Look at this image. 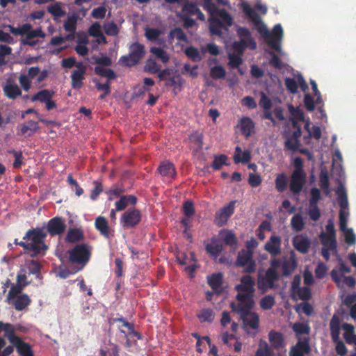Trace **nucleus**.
I'll use <instances>...</instances> for the list:
<instances>
[{
    "label": "nucleus",
    "mask_w": 356,
    "mask_h": 356,
    "mask_svg": "<svg viewBox=\"0 0 356 356\" xmlns=\"http://www.w3.org/2000/svg\"><path fill=\"white\" fill-rule=\"evenodd\" d=\"M160 175L168 178H172L176 175V170L174 165L169 161L161 162L158 168Z\"/></svg>",
    "instance_id": "24"
},
{
    "label": "nucleus",
    "mask_w": 356,
    "mask_h": 356,
    "mask_svg": "<svg viewBox=\"0 0 356 356\" xmlns=\"http://www.w3.org/2000/svg\"><path fill=\"white\" fill-rule=\"evenodd\" d=\"M161 65L158 64L153 59H147L145 65V70L150 74H157L161 69Z\"/></svg>",
    "instance_id": "51"
},
{
    "label": "nucleus",
    "mask_w": 356,
    "mask_h": 356,
    "mask_svg": "<svg viewBox=\"0 0 356 356\" xmlns=\"http://www.w3.org/2000/svg\"><path fill=\"white\" fill-rule=\"evenodd\" d=\"M55 92L48 89H43L40 90L31 97L32 102H40L41 103H45L49 99H52Z\"/></svg>",
    "instance_id": "32"
},
{
    "label": "nucleus",
    "mask_w": 356,
    "mask_h": 356,
    "mask_svg": "<svg viewBox=\"0 0 356 356\" xmlns=\"http://www.w3.org/2000/svg\"><path fill=\"white\" fill-rule=\"evenodd\" d=\"M183 213L188 218L191 217L195 213L194 203L192 200L185 201L182 207Z\"/></svg>",
    "instance_id": "59"
},
{
    "label": "nucleus",
    "mask_w": 356,
    "mask_h": 356,
    "mask_svg": "<svg viewBox=\"0 0 356 356\" xmlns=\"http://www.w3.org/2000/svg\"><path fill=\"white\" fill-rule=\"evenodd\" d=\"M150 52L158 58H160L163 63L169 61L170 57L166 51L159 47H151Z\"/></svg>",
    "instance_id": "56"
},
{
    "label": "nucleus",
    "mask_w": 356,
    "mask_h": 356,
    "mask_svg": "<svg viewBox=\"0 0 356 356\" xmlns=\"http://www.w3.org/2000/svg\"><path fill=\"white\" fill-rule=\"evenodd\" d=\"M44 229V226L29 229L23 237L26 242L20 241L19 243L31 257L44 255L47 250V245L44 242L47 236Z\"/></svg>",
    "instance_id": "2"
},
{
    "label": "nucleus",
    "mask_w": 356,
    "mask_h": 356,
    "mask_svg": "<svg viewBox=\"0 0 356 356\" xmlns=\"http://www.w3.org/2000/svg\"><path fill=\"white\" fill-rule=\"evenodd\" d=\"M66 229L65 221L60 217H54L47 223V231L51 236L62 234Z\"/></svg>",
    "instance_id": "14"
},
{
    "label": "nucleus",
    "mask_w": 356,
    "mask_h": 356,
    "mask_svg": "<svg viewBox=\"0 0 356 356\" xmlns=\"http://www.w3.org/2000/svg\"><path fill=\"white\" fill-rule=\"evenodd\" d=\"M8 152L12 154L15 157V161L13 163V166L14 168H19L23 164V154L22 151H16L15 149L9 150Z\"/></svg>",
    "instance_id": "58"
},
{
    "label": "nucleus",
    "mask_w": 356,
    "mask_h": 356,
    "mask_svg": "<svg viewBox=\"0 0 356 356\" xmlns=\"http://www.w3.org/2000/svg\"><path fill=\"white\" fill-rule=\"evenodd\" d=\"M210 31L212 35L222 36L223 34L222 29H225L223 24L219 19H215L211 22Z\"/></svg>",
    "instance_id": "47"
},
{
    "label": "nucleus",
    "mask_w": 356,
    "mask_h": 356,
    "mask_svg": "<svg viewBox=\"0 0 356 356\" xmlns=\"http://www.w3.org/2000/svg\"><path fill=\"white\" fill-rule=\"evenodd\" d=\"M169 42L172 43L174 39L178 42H187L188 38L184 31L179 27H176L171 30L168 35Z\"/></svg>",
    "instance_id": "28"
},
{
    "label": "nucleus",
    "mask_w": 356,
    "mask_h": 356,
    "mask_svg": "<svg viewBox=\"0 0 356 356\" xmlns=\"http://www.w3.org/2000/svg\"><path fill=\"white\" fill-rule=\"evenodd\" d=\"M3 331L4 332V337L10 341L14 337L12 324L0 321V333Z\"/></svg>",
    "instance_id": "55"
},
{
    "label": "nucleus",
    "mask_w": 356,
    "mask_h": 356,
    "mask_svg": "<svg viewBox=\"0 0 356 356\" xmlns=\"http://www.w3.org/2000/svg\"><path fill=\"white\" fill-rule=\"evenodd\" d=\"M83 238V231L77 228L70 229L66 236V241L70 243H76Z\"/></svg>",
    "instance_id": "36"
},
{
    "label": "nucleus",
    "mask_w": 356,
    "mask_h": 356,
    "mask_svg": "<svg viewBox=\"0 0 356 356\" xmlns=\"http://www.w3.org/2000/svg\"><path fill=\"white\" fill-rule=\"evenodd\" d=\"M287 183L288 179L286 174H278L275 180V188L279 193H282L286 189Z\"/></svg>",
    "instance_id": "40"
},
{
    "label": "nucleus",
    "mask_w": 356,
    "mask_h": 356,
    "mask_svg": "<svg viewBox=\"0 0 356 356\" xmlns=\"http://www.w3.org/2000/svg\"><path fill=\"white\" fill-rule=\"evenodd\" d=\"M251 160V154L248 151L242 152L239 146L235 148V153L234 155V161L235 163H247Z\"/></svg>",
    "instance_id": "30"
},
{
    "label": "nucleus",
    "mask_w": 356,
    "mask_h": 356,
    "mask_svg": "<svg viewBox=\"0 0 356 356\" xmlns=\"http://www.w3.org/2000/svg\"><path fill=\"white\" fill-rule=\"evenodd\" d=\"M309 338L299 339L296 345L291 346L289 356H305L311 352Z\"/></svg>",
    "instance_id": "13"
},
{
    "label": "nucleus",
    "mask_w": 356,
    "mask_h": 356,
    "mask_svg": "<svg viewBox=\"0 0 356 356\" xmlns=\"http://www.w3.org/2000/svg\"><path fill=\"white\" fill-rule=\"evenodd\" d=\"M268 339L271 346L276 350L280 349L285 346L284 339L282 333L271 330L268 333Z\"/></svg>",
    "instance_id": "23"
},
{
    "label": "nucleus",
    "mask_w": 356,
    "mask_h": 356,
    "mask_svg": "<svg viewBox=\"0 0 356 356\" xmlns=\"http://www.w3.org/2000/svg\"><path fill=\"white\" fill-rule=\"evenodd\" d=\"M249 47L250 44L247 40L245 38H241L240 41H235L232 44V49L234 52H236L237 55H240L241 56H243L244 52L246 48Z\"/></svg>",
    "instance_id": "38"
},
{
    "label": "nucleus",
    "mask_w": 356,
    "mask_h": 356,
    "mask_svg": "<svg viewBox=\"0 0 356 356\" xmlns=\"http://www.w3.org/2000/svg\"><path fill=\"white\" fill-rule=\"evenodd\" d=\"M185 54L194 62H200L202 59L199 50L193 46L186 47Z\"/></svg>",
    "instance_id": "49"
},
{
    "label": "nucleus",
    "mask_w": 356,
    "mask_h": 356,
    "mask_svg": "<svg viewBox=\"0 0 356 356\" xmlns=\"http://www.w3.org/2000/svg\"><path fill=\"white\" fill-rule=\"evenodd\" d=\"M243 11L247 17L251 20L257 31L266 39L268 45L277 52L281 51L280 41L283 35V29L281 24H276L270 33L266 26L262 22L260 15L251 8L248 4L245 3L243 6Z\"/></svg>",
    "instance_id": "1"
},
{
    "label": "nucleus",
    "mask_w": 356,
    "mask_h": 356,
    "mask_svg": "<svg viewBox=\"0 0 356 356\" xmlns=\"http://www.w3.org/2000/svg\"><path fill=\"white\" fill-rule=\"evenodd\" d=\"M293 245L298 252L306 254L309 251L311 242L306 235L299 234L293 238Z\"/></svg>",
    "instance_id": "19"
},
{
    "label": "nucleus",
    "mask_w": 356,
    "mask_h": 356,
    "mask_svg": "<svg viewBox=\"0 0 356 356\" xmlns=\"http://www.w3.org/2000/svg\"><path fill=\"white\" fill-rule=\"evenodd\" d=\"M141 221V213L138 209L131 207L121 216L120 224L124 229H131L137 226Z\"/></svg>",
    "instance_id": "10"
},
{
    "label": "nucleus",
    "mask_w": 356,
    "mask_h": 356,
    "mask_svg": "<svg viewBox=\"0 0 356 356\" xmlns=\"http://www.w3.org/2000/svg\"><path fill=\"white\" fill-rule=\"evenodd\" d=\"M138 199L134 195H122L120 200L115 203V209L118 211L124 210L129 204L135 205L137 203Z\"/></svg>",
    "instance_id": "22"
},
{
    "label": "nucleus",
    "mask_w": 356,
    "mask_h": 356,
    "mask_svg": "<svg viewBox=\"0 0 356 356\" xmlns=\"http://www.w3.org/2000/svg\"><path fill=\"white\" fill-rule=\"evenodd\" d=\"M240 282L241 283L235 286V289L238 291L236 296V299L238 301L237 304L245 303L247 307H250L254 302L255 281L252 276L247 275L241 277Z\"/></svg>",
    "instance_id": "3"
},
{
    "label": "nucleus",
    "mask_w": 356,
    "mask_h": 356,
    "mask_svg": "<svg viewBox=\"0 0 356 356\" xmlns=\"http://www.w3.org/2000/svg\"><path fill=\"white\" fill-rule=\"evenodd\" d=\"M254 306V302H252L250 307H247L248 306L245 303L241 305L232 302L230 304L232 311L240 315L245 325L249 326L253 330H257L259 325V316L256 312H251Z\"/></svg>",
    "instance_id": "6"
},
{
    "label": "nucleus",
    "mask_w": 356,
    "mask_h": 356,
    "mask_svg": "<svg viewBox=\"0 0 356 356\" xmlns=\"http://www.w3.org/2000/svg\"><path fill=\"white\" fill-rule=\"evenodd\" d=\"M325 229L327 233H321L322 236H325L327 238H331L332 239V248H334L335 244L336 231L334 229V223L331 220H330L327 224L326 225Z\"/></svg>",
    "instance_id": "52"
},
{
    "label": "nucleus",
    "mask_w": 356,
    "mask_h": 356,
    "mask_svg": "<svg viewBox=\"0 0 356 356\" xmlns=\"http://www.w3.org/2000/svg\"><path fill=\"white\" fill-rule=\"evenodd\" d=\"M95 227L105 238H110L113 236V230L109 227L108 220L104 216L95 218Z\"/></svg>",
    "instance_id": "18"
},
{
    "label": "nucleus",
    "mask_w": 356,
    "mask_h": 356,
    "mask_svg": "<svg viewBox=\"0 0 356 356\" xmlns=\"http://www.w3.org/2000/svg\"><path fill=\"white\" fill-rule=\"evenodd\" d=\"M77 70L73 71L71 75V84L74 89H80L83 86V81L85 79L86 67L83 63H78Z\"/></svg>",
    "instance_id": "15"
},
{
    "label": "nucleus",
    "mask_w": 356,
    "mask_h": 356,
    "mask_svg": "<svg viewBox=\"0 0 356 356\" xmlns=\"http://www.w3.org/2000/svg\"><path fill=\"white\" fill-rule=\"evenodd\" d=\"M236 200H232L229 204L216 211L214 218V223L218 227L225 225L229 218L233 215L236 207Z\"/></svg>",
    "instance_id": "11"
},
{
    "label": "nucleus",
    "mask_w": 356,
    "mask_h": 356,
    "mask_svg": "<svg viewBox=\"0 0 356 356\" xmlns=\"http://www.w3.org/2000/svg\"><path fill=\"white\" fill-rule=\"evenodd\" d=\"M220 234L222 238L225 245L232 248H236L237 246L238 240L232 231L229 229H224L220 232Z\"/></svg>",
    "instance_id": "29"
},
{
    "label": "nucleus",
    "mask_w": 356,
    "mask_h": 356,
    "mask_svg": "<svg viewBox=\"0 0 356 356\" xmlns=\"http://www.w3.org/2000/svg\"><path fill=\"white\" fill-rule=\"evenodd\" d=\"M104 33L107 35L116 36L119 33V29L117 24L113 22H108L103 26Z\"/></svg>",
    "instance_id": "53"
},
{
    "label": "nucleus",
    "mask_w": 356,
    "mask_h": 356,
    "mask_svg": "<svg viewBox=\"0 0 356 356\" xmlns=\"http://www.w3.org/2000/svg\"><path fill=\"white\" fill-rule=\"evenodd\" d=\"M342 329L344 331L343 338L348 344L356 346V334H355V327L353 325L344 323L342 324Z\"/></svg>",
    "instance_id": "25"
},
{
    "label": "nucleus",
    "mask_w": 356,
    "mask_h": 356,
    "mask_svg": "<svg viewBox=\"0 0 356 356\" xmlns=\"http://www.w3.org/2000/svg\"><path fill=\"white\" fill-rule=\"evenodd\" d=\"M129 53L127 55L122 56L119 59L120 65L124 67H134L136 65L145 54L143 44L134 42L129 47Z\"/></svg>",
    "instance_id": "7"
},
{
    "label": "nucleus",
    "mask_w": 356,
    "mask_h": 356,
    "mask_svg": "<svg viewBox=\"0 0 356 356\" xmlns=\"http://www.w3.org/2000/svg\"><path fill=\"white\" fill-rule=\"evenodd\" d=\"M279 280V274L273 268H268L264 276L259 275L257 279V287L262 292L266 293L269 289L276 288L275 282Z\"/></svg>",
    "instance_id": "9"
},
{
    "label": "nucleus",
    "mask_w": 356,
    "mask_h": 356,
    "mask_svg": "<svg viewBox=\"0 0 356 356\" xmlns=\"http://www.w3.org/2000/svg\"><path fill=\"white\" fill-rule=\"evenodd\" d=\"M31 303V299L26 294H22L16 297L13 304L17 311H22Z\"/></svg>",
    "instance_id": "33"
},
{
    "label": "nucleus",
    "mask_w": 356,
    "mask_h": 356,
    "mask_svg": "<svg viewBox=\"0 0 356 356\" xmlns=\"http://www.w3.org/2000/svg\"><path fill=\"white\" fill-rule=\"evenodd\" d=\"M4 27L8 28L10 32L16 36H18V35H21V36L25 35L26 36V33L30 29V24H28V23L24 24L22 26H19L18 27H14L12 25H6Z\"/></svg>",
    "instance_id": "42"
},
{
    "label": "nucleus",
    "mask_w": 356,
    "mask_h": 356,
    "mask_svg": "<svg viewBox=\"0 0 356 356\" xmlns=\"http://www.w3.org/2000/svg\"><path fill=\"white\" fill-rule=\"evenodd\" d=\"M307 181L306 173L293 171L289 181V189L294 195H299L302 191Z\"/></svg>",
    "instance_id": "12"
},
{
    "label": "nucleus",
    "mask_w": 356,
    "mask_h": 356,
    "mask_svg": "<svg viewBox=\"0 0 356 356\" xmlns=\"http://www.w3.org/2000/svg\"><path fill=\"white\" fill-rule=\"evenodd\" d=\"M284 83L286 89L290 92V93L296 94L298 92V85L294 79L287 77L284 80Z\"/></svg>",
    "instance_id": "64"
},
{
    "label": "nucleus",
    "mask_w": 356,
    "mask_h": 356,
    "mask_svg": "<svg viewBox=\"0 0 356 356\" xmlns=\"http://www.w3.org/2000/svg\"><path fill=\"white\" fill-rule=\"evenodd\" d=\"M321 191L316 187L311 188L310 199L309 201V205H318V202L321 200Z\"/></svg>",
    "instance_id": "61"
},
{
    "label": "nucleus",
    "mask_w": 356,
    "mask_h": 356,
    "mask_svg": "<svg viewBox=\"0 0 356 356\" xmlns=\"http://www.w3.org/2000/svg\"><path fill=\"white\" fill-rule=\"evenodd\" d=\"M292 330L296 333V337L300 339V334H309L310 333V327L303 323L297 322L293 324Z\"/></svg>",
    "instance_id": "39"
},
{
    "label": "nucleus",
    "mask_w": 356,
    "mask_h": 356,
    "mask_svg": "<svg viewBox=\"0 0 356 356\" xmlns=\"http://www.w3.org/2000/svg\"><path fill=\"white\" fill-rule=\"evenodd\" d=\"M47 11L55 17H62L65 15V11L62 9L61 3L56 2L54 4L47 7Z\"/></svg>",
    "instance_id": "57"
},
{
    "label": "nucleus",
    "mask_w": 356,
    "mask_h": 356,
    "mask_svg": "<svg viewBox=\"0 0 356 356\" xmlns=\"http://www.w3.org/2000/svg\"><path fill=\"white\" fill-rule=\"evenodd\" d=\"M76 17H70L64 23V29L66 31L75 33L76 29Z\"/></svg>",
    "instance_id": "62"
},
{
    "label": "nucleus",
    "mask_w": 356,
    "mask_h": 356,
    "mask_svg": "<svg viewBox=\"0 0 356 356\" xmlns=\"http://www.w3.org/2000/svg\"><path fill=\"white\" fill-rule=\"evenodd\" d=\"M300 145L299 140L293 139L289 137L284 142V148L295 152H298Z\"/></svg>",
    "instance_id": "63"
},
{
    "label": "nucleus",
    "mask_w": 356,
    "mask_h": 356,
    "mask_svg": "<svg viewBox=\"0 0 356 356\" xmlns=\"http://www.w3.org/2000/svg\"><path fill=\"white\" fill-rule=\"evenodd\" d=\"M330 330L332 341H337L340 337V318L336 314H334L331 318Z\"/></svg>",
    "instance_id": "26"
},
{
    "label": "nucleus",
    "mask_w": 356,
    "mask_h": 356,
    "mask_svg": "<svg viewBox=\"0 0 356 356\" xmlns=\"http://www.w3.org/2000/svg\"><path fill=\"white\" fill-rule=\"evenodd\" d=\"M3 91L7 98L13 100L22 95L21 89L12 78L6 79V83L3 86Z\"/></svg>",
    "instance_id": "17"
},
{
    "label": "nucleus",
    "mask_w": 356,
    "mask_h": 356,
    "mask_svg": "<svg viewBox=\"0 0 356 356\" xmlns=\"http://www.w3.org/2000/svg\"><path fill=\"white\" fill-rule=\"evenodd\" d=\"M69 261L73 266V272L77 273L84 268L90 260L91 252L89 246L86 243L75 245L67 250Z\"/></svg>",
    "instance_id": "4"
},
{
    "label": "nucleus",
    "mask_w": 356,
    "mask_h": 356,
    "mask_svg": "<svg viewBox=\"0 0 356 356\" xmlns=\"http://www.w3.org/2000/svg\"><path fill=\"white\" fill-rule=\"evenodd\" d=\"M116 323H122L123 326H124V327H127V329L129 332V335L130 337H136L138 339H140L141 338L140 334L134 330V324L130 323L123 317L113 318L109 320L110 324H115Z\"/></svg>",
    "instance_id": "27"
},
{
    "label": "nucleus",
    "mask_w": 356,
    "mask_h": 356,
    "mask_svg": "<svg viewBox=\"0 0 356 356\" xmlns=\"http://www.w3.org/2000/svg\"><path fill=\"white\" fill-rule=\"evenodd\" d=\"M10 343L12 344L11 346H8L3 349L6 341L4 338L0 337V356L10 355L14 351V348H16V351L20 356H34L32 346L24 341L21 337H14Z\"/></svg>",
    "instance_id": "5"
},
{
    "label": "nucleus",
    "mask_w": 356,
    "mask_h": 356,
    "mask_svg": "<svg viewBox=\"0 0 356 356\" xmlns=\"http://www.w3.org/2000/svg\"><path fill=\"white\" fill-rule=\"evenodd\" d=\"M282 238L279 236L273 235L264 245V250L271 256L276 257L281 254Z\"/></svg>",
    "instance_id": "16"
},
{
    "label": "nucleus",
    "mask_w": 356,
    "mask_h": 356,
    "mask_svg": "<svg viewBox=\"0 0 356 356\" xmlns=\"http://www.w3.org/2000/svg\"><path fill=\"white\" fill-rule=\"evenodd\" d=\"M300 300L302 301H308L312 298V291L308 286L300 287L295 291Z\"/></svg>",
    "instance_id": "50"
},
{
    "label": "nucleus",
    "mask_w": 356,
    "mask_h": 356,
    "mask_svg": "<svg viewBox=\"0 0 356 356\" xmlns=\"http://www.w3.org/2000/svg\"><path fill=\"white\" fill-rule=\"evenodd\" d=\"M206 251L210 255L218 257L223 250L222 244L208 243L205 247Z\"/></svg>",
    "instance_id": "48"
},
{
    "label": "nucleus",
    "mask_w": 356,
    "mask_h": 356,
    "mask_svg": "<svg viewBox=\"0 0 356 356\" xmlns=\"http://www.w3.org/2000/svg\"><path fill=\"white\" fill-rule=\"evenodd\" d=\"M238 126L240 127L241 134L246 138L251 136L254 129V123L249 117L242 118Z\"/></svg>",
    "instance_id": "20"
},
{
    "label": "nucleus",
    "mask_w": 356,
    "mask_h": 356,
    "mask_svg": "<svg viewBox=\"0 0 356 356\" xmlns=\"http://www.w3.org/2000/svg\"><path fill=\"white\" fill-rule=\"evenodd\" d=\"M237 267H244L243 273H253L256 271L257 264L253 259V251L242 249L238 252L235 262Z\"/></svg>",
    "instance_id": "8"
},
{
    "label": "nucleus",
    "mask_w": 356,
    "mask_h": 356,
    "mask_svg": "<svg viewBox=\"0 0 356 356\" xmlns=\"http://www.w3.org/2000/svg\"><path fill=\"white\" fill-rule=\"evenodd\" d=\"M275 298L273 296L267 295L261 299L259 305L264 310H269L275 305Z\"/></svg>",
    "instance_id": "54"
},
{
    "label": "nucleus",
    "mask_w": 356,
    "mask_h": 356,
    "mask_svg": "<svg viewBox=\"0 0 356 356\" xmlns=\"http://www.w3.org/2000/svg\"><path fill=\"white\" fill-rule=\"evenodd\" d=\"M228 157L225 154L215 155L214 159L211 165V168L215 170H219L223 165H228L227 163Z\"/></svg>",
    "instance_id": "41"
},
{
    "label": "nucleus",
    "mask_w": 356,
    "mask_h": 356,
    "mask_svg": "<svg viewBox=\"0 0 356 356\" xmlns=\"http://www.w3.org/2000/svg\"><path fill=\"white\" fill-rule=\"evenodd\" d=\"M222 279L221 273H213L207 277L209 285L218 294L222 292Z\"/></svg>",
    "instance_id": "21"
},
{
    "label": "nucleus",
    "mask_w": 356,
    "mask_h": 356,
    "mask_svg": "<svg viewBox=\"0 0 356 356\" xmlns=\"http://www.w3.org/2000/svg\"><path fill=\"white\" fill-rule=\"evenodd\" d=\"M226 74V70L222 65H216L210 70V76L216 80L225 79Z\"/></svg>",
    "instance_id": "43"
},
{
    "label": "nucleus",
    "mask_w": 356,
    "mask_h": 356,
    "mask_svg": "<svg viewBox=\"0 0 356 356\" xmlns=\"http://www.w3.org/2000/svg\"><path fill=\"white\" fill-rule=\"evenodd\" d=\"M198 10L199 8L197 6V5L191 2L186 3L182 8L184 15L189 17L195 15Z\"/></svg>",
    "instance_id": "60"
},
{
    "label": "nucleus",
    "mask_w": 356,
    "mask_h": 356,
    "mask_svg": "<svg viewBox=\"0 0 356 356\" xmlns=\"http://www.w3.org/2000/svg\"><path fill=\"white\" fill-rule=\"evenodd\" d=\"M229 62L227 63L228 66L231 69H238V72L243 74V72L240 68V66L242 65L243 60L242 56L240 55H237L236 54H229L228 56Z\"/></svg>",
    "instance_id": "34"
},
{
    "label": "nucleus",
    "mask_w": 356,
    "mask_h": 356,
    "mask_svg": "<svg viewBox=\"0 0 356 356\" xmlns=\"http://www.w3.org/2000/svg\"><path fill=\"white\" fill-rule=\"evenodd\" d=\"M296 268V262L294 259L286 260L282 264V272L284 276L290 275Z\"/></svg>",
    "instance_id": "46"
},
{
    "label": "nucleus",
    "mask_w": 356,
    "mask_h": 356,
    "mask_svg": "<svg viewBox=\"0 0 356 356\" xmlns=\"http://www.w3.org/2000/svg\"><path fill=\"white\" fill-rule=\"evenodd\" d=\"M236 33L241 39L245 38L248 41L250 49H255L257 48V43L252 38L251 33L248 28L239 26L236 29Z\"/></svg>",
    "instance_id": "31"
},
{
    "label": "nucleus",
    "mask_w": 356,
    "mask_h": 356,
    "mask_svg": "<svg viewBox=\"0 0 356 356\" xmlns=\"http://www.w3.org/2000/svg\"><path fill=\"white\" fill-rule=\"evenodd\" d=\"M94 72L97 75L107 78L109 81L117 77L115 72L112 69L104 68L102 66H96L94 69Z\"/></svg>",
    "instance_id": "37"
},
{
    "label": "nucleus",
    "mask_w": 356,
    "mask_h": 356,
    "mask_svg": "<svg viewBox=\"0 0 356 356\" xmlns=\"http://www.w3.org/2000/svg\"><path fill=\"white\" fill-rule=\"evenodd\" d=\"M254 356H273V352L265 341H261Z\"/></svg>",
    "instance_id": "44"
},
{
    "label": "nucleus",
    "mask_w": 356,
    "mask_h": 356,
    "mask_svg": "<svg viewBox=\"0 0 356 356\" xmlns=\"http://www.w3.org/2000/svg\"><path fill=\"white\" fill-rule=\"evenodd\" d=\"M197 317L201 323H212L214 320L215 314L212 309L206 308L201 309L197 314Z\"/></svg>",
    "instance_id": "35"
},
{
    "label": "nucleus",
    "mask_w": 356,
    "mask_h": 356,
    "mask_svg": "<svg viewBox=\"0 0 356 356\" xmlns=\"http://www.w3.org/2000/svg\"><path fill=\"white\" fill-rule=\"evenodd\" d=\"M291 225L296 232H300L304 229L305 222L300 214H296L291 218Z\"/></svg>",
    "instance_id": "45"
}]
</instances>
